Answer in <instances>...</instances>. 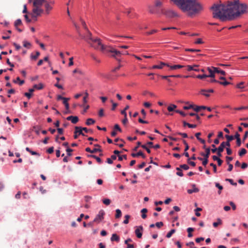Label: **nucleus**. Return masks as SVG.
Listing matches in <instances>:
<instances>
[{"label": "nucleus", "instance_id": "48", "mask_svg": "<svg viewBox=\"0 0 248 248\" xmlns=\"http://www.w3.org/2000/svg\"><path fill=\"white\" fill-rule=\"evenodd\" d=\"M225 180L226 181H228L229 182H230V184L231 185H232V186H237V183H235V182H234L233 181L232 179H231L227 178V179H226Z\"/></svg>", "mask_w": 248, "mask_h": 248}, {"label": "nucleus", "instance_id": "3", "mask_svg": "<svg viewBox=\"0 0 248 248\" xmlns=\"http://www.w3.org/2000/svg\"><path fill=\"white\" fill-rule=\"evenodd\" d=\"M46 0H33V8L32 10L31 17L35 20H37V17L40 16L44 13V10L41 8Z\"/></svg>", "mask_w": 248, "mask_h": 248}, {"label": "nucleus", "instance_id": "60", "mask_svg": "<svg viewBox=\"0 0 248 248\" xmlns=\"http://www.w3.org/2000/svg\"><path fill=\"white\" fill-rule=\"evenodd\" d=\"M163 226V223L162 222H158L155 223V226L158 228Z\"/></svg>", "mask_w": 248, "mask_h": 248}, {"label": "nucleus", "instance_id": "58", "mask_svg": "<svg viewBox=\"0 0 248 248\" xmlns=\"http://www.w3.org/2000/svg\"><path fill=\"white\" fill-rule=\"evenodd\" d=\"M176 134H177V135H181V136H182L184 138H186L187 137V134L185 133L177 132V133H176Z\"/></svg>", "mask_w": 248, "mask_h": 248}, {"label": "nucleus", "instance_id": "18", "mask_svg": "<svg viewBox=\"0 0 248 248\" xmlns=\"http://www.w3.org/2000/svg\"><path fill=\"white\" fill-rule=\"evenodd\" d=\"M76 133H78V135H81L83 136H85L84 134L83 133L82 127L80 126H76L75 127Z\"/></svg>", "mask_w": 248, "mask_h": 248}, {"label": "nucleus", "instance_id": "15", "mask_svg": "<svg viewBox=\"0 0 248 248\" xmlns=\"http://www.w3.org/2000/svg\"><path fill=\"white\" fill-rule=\"evenodd\" d=\"M168 67H170V70H175L178 69H180L185 67L184 65H180V64H176L173 65H170L169 64V66Z\"/></svg>", "mask_w": 248, "mask_h": 248}, {"label": "nucleus", "instance_id": "25", "mask_svg": "<svg viewBox=\"0 0 248 248\" xmlns=\"http://www.w3.org/2000/svg\"><path fill=\"white\" fill-rule=\"evenodd\" d=\"M213 69H215L214 70L216 73H219L223 76L226 75L225 72L224 71L220 70L219 68L215 67V68H214Z\"/></svg>", "mask_w": 248, "mask_h": 248}, {"label": "nucleus", "instance_id": "4", "mask_svg": "<svg viewBox=\"0 0 248 248\" xmlns=\"http://www.w3.org/2000/svg\"><path fill=\"white\" fill-rule=\"evenodd\" d=\"M88 44L95 49L99 50L103 52H106L108 49V46L102 44L101 40L99 38H94L92 41H88Z\"/></svg>", "mask_w": 248, "mask_h": 248}, {"label": "nucleus", "instance_id": "57", "mask_svg": "<svg viewBox=\"0 0 248 248\" xmlns=\"http://www.w3.org/2000/svg\"><path fill=\"white\" fill-rule=\"evenodd\" d=\"M244 83L243 82H241L237 84L236 87L239 89H243V88H244V86H243L244 85Z\"/></svg>", "mask_w": 248, "mask_h": 248}, {"label": "nucleus", "instance_id": "49", "mask_svg": "<svg viewBox=\"0 0 248 248\" xmlns=\"http://www.w3.org/2000/svg\"><path fill=\"white\" fill-rule=\"evenodd\" d=\"M103 202L106 205H108L110 203V200L108 199H105L103 200Z\"/></svg>", "mask_w": 248, "mask_h": 248}, {"label": "nucleus", "instance_id": "11", "mask_svg": "<svg viewBox=\"0 0 248 248\" xmlns=\"http://www.w3.org/2000/svg\"><path fill=\"white\" fill-rule=\"evenodd\" d=\"M214 68H215V67L213 66L207 67V69L209 73V75H207V77H209L211 78H215L216 72L214 70L215 69H213Z\"/></svg>", "mask_w": 248, "mask_h": 248}, {"label": "nucleus", "instance_id": "47", "mask_svg": "<svg viewBox=\"0 0 248 248\" xmlns=\"http://www.w3.org/2000/svg\"><path fill=\"white\" fill-rule=\"evenodd\" d=\"M88 96H89L88 93L87 92H86L85 93V96H84V97L83 98V102L84 104H85L87 102V98H88Z\"/></svg>", "mask_w": 248, "mask_h": 248}, {"label": "nucleus", "instance_id": "21", "mask_svg": "<svg viewBox=\"0 0 248 248\" xmlns=\"http://www.w3.org/2000/svg\"><path fill=\"white\" fill-rule=\"evenodd\" d=\"M131 155L134 157H137L139 156H141L143 158H145V155L141 151H139L137 154L133 153Z\"/></svg>", "mask_w": 248, "mask_h": 248}, {"label": "nucleus", "instance_id": "54", "mask_svg": "<svg viewBox=\"0 0 248 248\" xmlns=\"http://www.w3.org/2000/svg\"><path fill=\"white\" fill-rule=\"evenodd\" d=\"M92 157L95 158L99 163H102V160L100 157H99L95 155L93 156H92Z\"/></svg>", "mask_w": 248, "mask_h": 248}, {"label": "nucleus", "instance_id": "17", "mask_svg": "<svg viewBox=\"0 0 248 248\" xmlns=\"http://www.w3.org/2000/svg\"><path fill=\"white\" fill-rule=\"evenodd\" d=\"M21 24L22 21L20 19H17L15 22V26L17 29V30L19 32H21L22 31L20 29L18 28V26L21 25Z\"/></svg>", "mask_w": 248, "mask_h": 248}, {"label": "nucleus", "instance_id": "27", "mask_svg": "<svg viewBox=\"0 0 248 248\" xmlns=\"http://www.w3.org/2000/svg\"><path fill=\"white\" fill-rule=\"evenodd\" d=\"M95 121L92 119V118H89L87 120L86 122V124L87 125H90L91 124H93L95 123Z\"/></svg>", "mask_w": 248, "mask_h": 248}, {"label": "nucleus", "instance_id": "62", "mask_svg": "<svg viewBox=\"0 0 248 248\" xmlns=\"http://www.w3.org/2000/svg\"><path fill=\"white\" fill-rule=\"evenodd\" d=\"M186 246L190 247L191 248H197L196 247H193V246L194 245V243L193 242H190L187 243Z\"/></svg>", "mask_w": 248, "mask_h": 248}, {"label": "nucleus", "instance_id": "39", "mask_svg": "<svg viewBox=\"0 0 248 248\" xmlns=\"http://www.w3.org/2000/svg\"><path fill=\"white\" fill-rule=\"evenodd\" d=\"M215 186L217 187L219 189V191H218V193L220 194L221 193V191L223 189V187L222 186H221L219 183H216L215 184Z\"/></svg>", "mask_w": 248, "mask_h": 248}, {"label": "nucleus", "instance_id": "64", "mask_svg": "<svg viewBox=\"0 0 248 248\" xmlns=\"http://www.w3.org/2000/svg\"><path fill=\"white\" fill-rule=\"evenodd\" d=\"M47 153H48V154H52L54 152V147H51L50 148H49L47 150Z\"/></svg>", "mask_w": 248, "mask_h": 248}, {"label": "nucleus", "instance_id": "36", "mask_svg": "<svg viewBox=\"0 0 248 248\" xmlns=\"http://www.w3.org/2000/svg\"><path fill=\"white\" fill-rule=\"evenodd\" d=\"M122 216V212L120 209H116V218H120Z\"/></svg>", "mask_w": 248, "mask_h": 248}, {"label": "nucleus", "instance_id": "46", "mask_svg": "<svg viewBox=\"0 0 248 248\" xmlns=\"http://www.w3.org/2000/svg\"><path fill=\"white\" fill-rule=\"evenodd\" d=\"M196 78L199 79H202L204 78H208L207 75L206 74H203V75H199L196 76Z\"/></svg>", "mask_w": 248, "mask_h": 248}, {"label": "nucleus", "instance_id": "22", "mask_svg": "<svg viewBox=\"0 0 248 248\" xmlns=\"http://www.w3.org/2000/svg\"><path fill=\"white\" fill-rule=\"evenodd\" d=\"M29 93H25L24 95L30 99L32 96V93L34 91V89H30L29 90Z\"/></svg>", "mask_w": 248, "mask_h": 248}, {"label": "nucleus", "instance_id": "61", "mask_svg": "<svg viewBox=\"0 0 248 248\" xmlns=\"http://www.w3.org/2000/svg\"><path fill=\"white\" fill-rule=\"evenodd\" d=\"M66 152H67V155L68 156H71L72 155V154L71 153V152H73V150L69 148H66Z\"/></svg>", "mask_w": 248, "mask_h": 248}, {"label": "nucleus", "instance_id": "8", "mask_svg": "<svg viewBox=\"0 0 248 248\" xmlns=\"http://www.w3.org/2000/svg\"><path fill=\"white\" fill-rule=\"evenodd\" d=\"M106 52H110L113 54L112 56L113 57H116V56H119L121 55V53L120 51H118L113 48L111 47L110 46H108V49L106 50Z\"/></svg>", "mask_w": 248, "mask_h": 248}, {"label": "nucleus", "instance_id": "44", "mask_svg": "<svg viewBox=\"0 0 248 248\" xmlns=\"http://www.w3.org/2000/svg\"><path fill=\"white\" fill-rule=\"evenodd\" d=\"M225 138L227 139V141H231L234 139V137L232 135L230 136L228 135H226Z\"/></svg>", "mask_w": 248, "mask_h": 248}, {"label": "nucleus", "instance_id": "1", "mask_svg": "<svg viewBox=\"0 0 248 248\" xmlns=\"http://www.w3.org/2000/svg\"><path fill=\"white\" fill-rule=\"evenodd\" d=\"M213 17L224 21L227 19L233 20L248 13V5L239 0L229 1L226 5L214 4L211 7Z\"/></svg>", "mask_w": 248, "mask_h": 248}, {"label": "nucleus", "instance_id": "12", "mask_svg": "<svg viewBox=\"0 0 248 248\" xmlns=\"http://www.w3.org/2000/svg\"><path fill=\"white\" fill-rule=\"evenodd\" d=\"M45 13L46 15H48L50 13V11L53 9L52 5H50V3H48V1H46L45 3Z\"/></svg>", "mask_w": 248, "mask_h": 248}, {"label": "nucleus", "instance_id": "32", "mask_svg": "<svg viewBox=\"0 0 248 248\" xmlns=\"http://www.w3.org/2000/svg\"><path fill=\"white\" fill-rule=\"evenodd\" d=\"M162 1L160 0H155V7H160L162 5Z\"/></svg>", "mask_w": 248, "mask_h": 248}, {"label": "nucleus", "instance_id": "7", "mask_svg": "<svg viewBox=\"0 0 248 248\" xmlns=\"http://www.w3.org/2000/svg\"><path fill=\"white\" fill-rule=\"evenodd\" d=\"M105 212L101 210L93 220V222L99 223L104 219Z\"/></svg>", "mask_w": 248, "mask_h": 248}, {"label": "nucleus", "instance_id": "29", "mask_svg": "<svg viewBox=\"0 0 248 248\" xmlns=\"http://www.w3.org/2000/svg\"><path fill=\"white\" fill-rule=\"evenodd\" d=\"M149 12L151 14H157V11L155 10V8L153 6L149 7Z\"/></svg>", "mask_w": 248, "mask_h": 248}, {"label": "nucleus", "instance_id": "20", "mask_svg": "<svg viewBox=\"0 0 248 248\" xmlns=\"http://www.w3.org/2000/svg\"><path fill=\"white\" fill-rule=\"evenodd\" d=\"M210 149L209 148H207L206 149V151H205V154L203 153H202L201 154V155L202 156H203L204 158H208L209 156V155L210 154Z\"/></svg>", "mask_w": 248, "mask_h": 248}, {"label": "nucleus", "instance_id": "2", "mask_svg": "<svg viewBox=\"0 0 248 248\" xmlns=\"http://www.w3.org/2000/svg\"><path fill=\"white\" fill-rule=\"evenodd\" d=\"M182 12L190 17H193L203 10V5L198 0H170Z\"/></svg>", "mask_w": 248, "mask_h": 248}, {"label": "nucleus", "instance_id": "43", "mask_svg": "<svg viewBox=\"0 0 248 248\" xmlns=\"http://www.w3.org/2000/svg\"><path fill=\"white\" fill-rule=\"evenodd\" d=\"M176 170L178 171L177 172H176V174L179 176H183V172L181 171V168L179 167V168H176Z\"/></svg>", "mask_w": 248, "mask_h": 248}, {"label": "nucleus", "instance_id": "37", "mask_svg": "<svg viewBox=\"0 0 248 248\" xmlns=\"http://www.w3.org/2000/svg\"><path fill=\"white\" fill-rule=\"evenodd\" d=\"M17 82H19V84L20 85H22L24 83V80H21L20 78L19 77H17L16 79V80H14V82L17 83Z\"/></svg>", "mask_w": 248, "mask_h": 248}, {"label": "nucleus", "instance_id": "56", "mask_svg": "<svg viewBox=\"0 0 248 248\" xmlns=\"http://www.w3.org/2000/svg\"><path fill=\"white\" fill-rule=\"evenodd\" d=\"M183 142L184 144L185 145V151H186L189 149V146H188L187 143L186 142V141L185 140H183Z\"/></svg>", "mask_w": 248, "mask_h": 248}, {"label": "nucleus", "instance_id": "40", "mask_svg": "<svg viewBox=\"0 0 248 248\" xmlns=\"http://www.w3.org/2000/svg\"><path fill=\"white\" fill-rule=\"evenodd\" d=\"M175 232V230L174 229H172L167 234L166 237L167 238H170Z\"/></svg>", "mask_w": 248, "mask_h": 248}, {"label": "nucleus", "instance_id": "33", "mask_svg": "<svg viewBox=\"0 0 248 248\" xmlns=\"http://www.w3.org/2000/svg\"><path fill=\"white\" fill-rule=\"evenodd\" d=\"M187 231L188 232V237H191L193 235L191 233V232L194 231V228H188L187 229Z\"/></svg>", "mask_w": 248, "mask_h": 248}, {"label": "nucleus", "instance_id": "34", "mask_svg": "<svg viewBox=\"0 0 248 248\" xmlns=\"http://www.w3.org/2000/svg\"><path fill=\"white\" fill-rule=\"evenodd\" d=\"M40 54L39 51H36V54L35 55H33L32 54H31V59L36 60L38 58V57L39 56Z\"/></svg>", "mask_w": 248, "mask_h": 248}, {"label": "nucleus", "instance_id": "5", "mask_svg": "<svg viewBox=\"0 0 248 248\" xmlns=\"http://www.w3.org/2000/svg\"><path fill=\"white\" fill-rule=\"evenodd\" d=\"M74 25L78 32V33L79 34V36L82 38L84 39L88 43V41H92V40H93L94 38L92 37V35L91 32L89 31V30H87V34L86 35H82L81 33L78 31L79 27L77 26V24L75 23H74Z\"/></svg>", "mask_w": 248, "mask_h": 248}, {"label": "nucleus", "instance_id": "28", "mask_svg": "<svg viewBox=\"0 0 248 248\" xmlns=\"http://www.w3.org/2000/svg\"><path fill=\"white\" fill-rule=\"evenodd\" d=\"M44 85L42 83H39V84H35L33 86L34 90L37 89V90H41L43 88Z\"/></svg>", "mask_w": 248, "mask_h": 248}, {"label": "nucleus", "instance_id": "59", "mask_svg": "<svg viewBox=\"0 0 248 248\" xmlns=\"http://www.w3.org/2000/svg\"><path fill=\"white\" fill-rule=\"evenodd\" d=\"M157 32V30H153L152 31H148L146 33V34L148 35H151V34H152L154 33H155V32Z\"/></svg>", "mask_w": 248, "mask_h": 248}, {"label": "nucleus", "instance_id": "24", "mask_svg": "<svg viewBox=\"0 0 248 248\" xmlns=\"http://www.w3.org/2000/svg\"><path fill=\"white\" fill-rule=\"evenodd\" d=\"M201 135L200 132H198L195 134V137L197 139V140L200 141L202 143L204 144L205 141L204 140L202 139L200 137V136Z\"/></svg>", "mask_w": 248, "mask_h": 248}, {"label": "nucleus", "instance_id": "19", "mask_svg": "<svg viewBox=\"0 0 248 248\" xmlns=\"http://www.w3.org/2000/svg\"><path fill=\"white\" fill-rule=\"evenodd\" d=\"M193 189H188L187 192L189 194H192L193 192H198L199 191V189L196 187V185L195 184H193L192 185Z\"/></svg>", "mask_w": 248, "mask_h": 248}, {"label": "nucleus", "instance_id": "42", "mask_svg": "<svg viewBox=\"0 0 248 248\" xmlns=\"http://www.w3.org/2000/svg\"><path fill=\"white\" fill-rule=\"evenodd\" d=\"M130 217V216L128 215H126L124 216L125 219L124 220V224H128L129 222V219Z\"/></svg>", "mask_w": 248, "mask_h": 248}, {"label": "nucleus", "instance_id": "35", "mask_svg": "<svg viewBox=\"0 0 248 248\" xmlns=\"http://www.w3.org/2000/svg\"><path fill=\"white\" fill-rule=\"evenodd\" d=\"M247 153V150L245 148H242L241 150L239 152V155L240 156H242L245 155Z\"/></svg>", "mask_w": 248, "mask_h": 248}, {"label": "nucleus", "instance_id": "38", "mask_svg": "<svg viewBox=\"0 0 248 248\" xmlns=\"http://www.w3.org/2000/svg\"><path fill=\"white\" fill-rule=\"evenodd\" d=\"M225 147V144L222 142L217 148V150H219L220 152H223Z\"/></svg>", "mask_w": 248, "mask_h": 248}, {"label": "nucleus", "instance_id": "16", "mask_svg": "<svg viewBox=\"0 0 248 248\" xmlns=\"http://www.w3.org/2000/svg\"><path fill=\"white\" fill-rule=\"evenodd\" d=\"M164 66H169V63H165L164 62H161L158 65H155L153 66V69H162Z\"/></svg>", "mask_w": 248, "mask_h": 248}, {"label": "nucleus", "instance_id": "13", "mask_svg": "<svg viewBox=\"0 0 248 248\" xmlns=\"http://www.w3.org/2000/svg\"><path fill=\"white\" fill-rule=\"evenodd\" d=\"M186 67L187 68V70L188 71H195L196 72L200 71V69L198 68L199 66L197 65H188L186 66Z\"/></svg>", "mask_w": 248, "mask_h": 248}, {"label": "nucleus", "instance_id": "14", "mask_svg": "<svg viewBox=\"0 0 248 248\" xmlns=\"http://www.w3.org/2000/svg\"><path fill=\"white\" fill-rule=\"evenodd\" d=\"M66 119L68 121H71L74 124L78 121V118L77 116H70L67 117Z\"/></svg>", "mask_w": 248, "mask_h": 248}, {"label": "nucleus", "instance_id": "52", "mask_svg": "<svg viewBox=\"0 0 248 248\" xmlns=\"http://www.w3.org/2000/svg\"><path fill=\"white\" fill-rule=\"evenodd\" d=\"M218 83L220 84L223 85L224 86H227L231 84L230 82L226 81V80H224V81H218Z\"/></svg>", "mask_w": 248, "mask_h": 248}, {"label": "nucleus", "instance_id": "10", "mask_svg": "<svg viewBox=\"0 0 248 248\" xmlns=\"http://www.w3.org/2000/svg\"><path fill=\"white\" fill-rule=\"evenodd\" d=\"M143 230V228L142 226L136 227L135 232L138 238H140L142 237Z\"/></svg>", "mask_w": 248, "mask_h": 248}, {"label": "nucleus", "instance_id": "30", "mask_svg": "<svg viewBox=\"0 0 248 248\" xmlns=\"http://www.w3.org/2000/svg\"><path fill=\"white\" fill-rule=\"evenodd\" d=\"M141 212L142 213V218L145 219L147 217L146 213L147 212V209L146 208H143L141 210Z\"/></svg>", "mask_w": 248, "mask_h": 248}, {"label": "nucleus", "instance_id": "45", "mask_svg": "<svg viewBox=\"0 0 248 248\" xmlns=\"http://www.w3.org/2000/svg\"><path fill=\"white\" fill-rule=\"evenodd\" d=\"M221 224V220L220 218L217 219V222H214L213 225L214 227H217L218 225Z\"/></svg>", "mask_w": 248, "mask_h": 248}, {"label": "nucleus", "instance_id": "9", "mask_svg": "<svg viewBox=\"0 0 248 248\" xmlns=\"http://www.w3.org/2000/svg\"><path fill=\"white\" fill-rule=\"evenodd\" d=\"M94 146L97 148H95L94 149L91 150V149L89 147H87L85 149V151L87 152H90L91 153H95L97 152H101L102 150L100 148V146L99 144H94Z\"/></svg>", "mask_w": 248, "mask_h": 248}, {"label": "nucleus", "instance_id": "26", "mask_svg": "<svg viewBox=\"0 0 248 248\" xmlns=\"http://www.w3.org/2000/svg\"><path fill=\"white\" fill-rule=\"evenodd\" d=\"M206 108L205 106H195L194 110L196 112L200 111L201 109H204Z\"/></svg>", "mask_w": 248, "mask_h": 248}, {"label": "nucleus", "instance_id": "51", "mask_svg": "<svg viewBox=\"0 0 248 248\" xmlns=\"http://www.w3.org/2000/svg\"><path fill=\"white\" fill-rule=\"evenodd\" d=\"M180 168L185 170H187L189 169V166L186 164H183L180 166Z\"/></svg>", "mask_w": 248, "mask_h": 248}, {"label": "nucleus", "instance_id": "23", "mask_svg": "<svg viewBox=\"0 0 248 248\" xmlns=\"http://www.w3.org/2000/svg\"><path fill=\"white\" fill-rule=\"evenodd\" d=\"M120 240V238L118 235H117L116 233H113L112 235V236L111 237V241H116L119 242Z\"/></svg>", "mask_w": 248, "mask_h": 248}, {"label": "nucleus", "instance_id": "6", "mask_svg": "<svg viewBox=\"0 0 248 248\" xmlns=\"http://www.w3.org/2000/svg\"><path fill=\"white\" fill-rule=\"evenodd\" d=\"M162 13L168 18H174L179 17V15L172 9L162 10Z\"/></svg>", "mask_w": 248, "mask_h": 248}, {"label": "nucleus", "instance_id": "55", "mask_svg": "<svg viewBox=\"0 0 248 248\" xmlns=\"http://www.w3.org/2000/svg\"><path fill=\"white\" fill-rule=\"evenodd\" d=\"M141 147L144 149H145L147 151V152L148 153V154H150L151 153V150H150V149L149 148H148L146 145H141Z\"/></svg>", "mask_w": 248, "mask_h": 248}, {"label": "nucleus", "instance_id": "50", "mask_svg": "<svg viewBox=\"0 0 248 248\" xmlns=\"http://www.w3.org/2000/svg\"><path fill=\"white\" fill-rule=\"evenodd\" d=\"M23 46L24 47H27L29 48L31 46V44L30 43L25 41L23 42Z\"/></svg>", "mask_w": 248, "mask_h": 248}, {"label": "nucleus", "instance_id": "63", "mask_svg": "<svg viewBox=\"0 0 248 248\" xmlns=\"http://www.w3.org/2000/svg\"><path fill=\"white\" fill-rule=\"evenodd\" d=\"M82 130L85 132V133H89L91 132L92 133L93 131L90 129H88L86 127H82Z\"/></svg>", "mask_w": 248, "mask_h": 248}, {"label": "nucleus", "instance_id": "53", "mask_svg": "<svg viewBox=\"0 0 248 248\" xmlns=\"http://www.w3.org/2000/svg\"><path fill=\"white\" fill-rule=\"evenodd\" d=\"M194 107H195V105H188L187 106H184V109H190V108H193L194 109Z\"/></svg>", "mask_w": 248, "mask_h": 248}, {"label": "nucleus", "instance_id": "31", "mask_svg": "<svg viewBox=\"0 0 248 248\" xmlns=\"http://www.w3.org/2000/svg\"><path fill=\"white\" fill-rule=\"evenodd\" d=\"M26 150L27 152H28L30 153L32 155H38V156H39V155H39L38 153H37V152H34V151H31V150L30 149V148H29V147H26Z\"/></svg>", "mask_w": 248, "mask_h": 248}, {"label": "nucleus", "instance_id": "41", "mask_svg": "<svg viewBox=\"0 0 248 248\" xmlns=\"http://www.w3.org/2000/svg\"><path fill=\"white\" fill-rule=\"evenodd\" d=\"M176 108V106L175 105H171L170 106L168 107V110L170 112L174 110V109Z\"/></svg>", "mask_w": 248, "mask_h": 248}]
</instances>
